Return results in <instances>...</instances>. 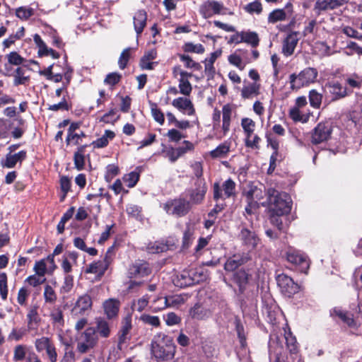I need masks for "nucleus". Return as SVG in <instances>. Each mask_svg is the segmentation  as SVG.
Listing matches in <instances>:
<instances>
[{"label": "nucleus", "mask_w": 362, "mask_h": 362, "mask_svg": "<svg viewBox=\"0 0 362 362\" xmlns=\"http://www.w3.org/2000/svg\"><path fill=\"white\" fill-rule=\"evenodd\" d=\"M151 352L158 361L173 359L175 354L173 338L163 332L156 334L151 342Z\"/></svg>", "instance_id": "obj_1"}, {"label": "nucleus", "mask_w": 362, "mask_h": 362, "mask_svg": "<svg viewBox=\"0 0 362 362\" xmlns=\"http://www.w3.org/2000/svg\"><path fill=\"white\" fill-rule=\"evenodd\" d=\"M268 195L269 209L272 214L283 216L291 211L292 202L288 194L269 189Z\"/></svg>", "instance_id": "obj_2"}, {"label": "nucleus", "mask_w": 362, "mask_h": 362, "mask_svg": "<svg viewBox=\"0 0 362 362\" xmlns=\"http://www.w3.org/2000/svg\"><path fill=\"white\" fill-rule=\"evenodd\" d=\"M318 76L316 69L307 67L298 74H292L289 76V83L292 90H298L304 86L315 83Z\"/></svg>", "instance_id": "obj_3"}, {"label": "nucleus", "mask_w": 362, "mask_h": 362, "mask_svg": "<svg viewBox=\"0 0 362 362\" xmlns=\"http://www.w3.org/2000/svg\"><path fill=\"white\" fill-rule=\"evenodd\" d=\"M163 208L168 215L180 218L185 216L189 212L192 206L190 202L180 196L177 198L167 201L163 204Z\"/></svg>", "instance_id": "obj_4"}, {"label": "nucleus", "mask_w": 362, "mask_h": 362, "mask_svg": "<svg viewBox=\"0 0 362 362\" xmlns=\"http://www.w3.org/2000/svg\"><path fill=\"white\" fill-rule=\"evenodd\" d=\"M98 337L95 334L93 327L87 328L83 332L77 341L76 349L81 354H85L93 349L98 344Z\"/></svg>", "instance_id": "obj_5"}, {"label": "nucleus", "mask_w": 362, "mask_h": 362, "mask_svg": "<svg viewBox=\"0 0 362 362\" xmlns=\"http://www.w3.org/2000/svg\"><path fill=\"white\" fill-rule=\"evenodd\" d=\"M286 259L288 262L297 267L300 272L307 274L310 267V262L304 253L291 248L286 252Z\"/></svg>", "instance_id": "obj_6"}, {"label": "nucleus", "mask_w": 362, "mask_h": 362, "mask_svg": "<svg viewBox=\"0 0 362 362\" xmlns=\"http://www.w3.org/2000/svg\"><path fill=\"white\" fill-rule=\"evenodd\" d=\"M227 8L223 4L215 0H207L199 7V13L205 19L212 17L214 15L226 14Z\"/></svg>", "instance_id": "obj_7"}, {"label": "nucleus", "mask_w": 362, "mask_h": 362, "mask_svg": "<svg viewBox=\"0 0 362 362\" xmlns=\"http://www.w3.org/2000/svg\"><path fill=\"white\" fill-rule=\"evenodd\" d=\"M276 281L281 293L287 297H291L299 291L298 284L295 283L291 277L286 274L278 275Z\"/></svg>", "instance_id": "obj_8"}, {"label": "nucleus", "mask_w": 362, "mask_h": 362, "mask_svg": "<svg viewBox=\"0 0 362 362\" xmlns=\"http://www.w3.org/2000/svg\"><path fill=\"white\" fill-rule=\"evenodd\" d=\"M284 346L277 336H271L269 341V358L270 362H284Z\"/></svg>", "instance_id": "obj_9"}, {"label": "nucleus", "mask_w": 362, "mask_h": 362, "mask_svg": "<svg viewBox=\"0 0 362 362\" xmlns=\"http://www.w3.org/2000/svg\"><path fill=\"white\" fill-rule=\"evenodd\" d=\"M252 229L247 227L246 223H243L239 233V238L242 243L249 250H252L257 245L259 239L252 230V223L250 222Z\"/></svg>", "instance_id": "obj_10"}, {"label": "nucleus", "mask_w": 362, "mask_h": 362, "mask_svg": "<svg viewBox=\"0 0 362 362\" xmlns=\"http://www.w3.org/2000/svg\"><path fill=\"white\" fill-rule=\"evenodd\" d=\"M332 129L329 122H320L313 129L312 134V143L318 144L326 141L331 136Z\"/></svg>", "instance_id": "obj_11"}, {"label": "nucleus", "mask_w": 362, "mask_h": 362, "mask_svg": "<svg viewBox=\"0 0 362 362\" xmlns=\"http://www.w3.org/2000/svg\"><path fill=\"white\" fill-rule=\"evenodd\" d=\"M213 310L204 303H197L189 310V317L194 320H206L211 317Z\"/></svg>", "instance_id": "obj_12"}, {"label": "nucleus", "mask_w": 362, "mask_h": 362, "mask_svg": "<svg viewBox=\"0 0 362 362\" xmlns=\"http://www.w3.org/2000/svg\"><path fill=\"white\" fill-rule=\"evenodd\" d=\"M151 272L148 263L141 260H137L129 266L127 272L129 278H141L148 276Z\"/></svg>", "instance_id": "obj_13"}, {"label": "nucleus", "mask_w": 362, "mask_h": 362, "mask_svg": "<svg viewBox=\"0 0 362 362\" xmlns=\"http://www.w3.org/2000/svg\"><path fill=\"white\" fill-rule=\"evenodd\" d=\"M299 32L290 31L282 42V54L286 57L291 56L299 41Z\"/></svg>", "instance_id": "obj_14"}, {"label": "nucleus", "mask_w": 362, "mask_h": 362, "mask_svg": "<svg viewBox=\"0 0 362 362\" xmlns=\"http://www.w3.org/2000/svg\"><path fill=\"white\" fill-rule=\"evenodd\" d=\"M92 299L88 294L81 296L76 300L71 310V314L74 316H79L86 314L92 308Z\"/></svg>", "instance_id": "obj_15"}, {"label": "nucleus", "mask_w": 362, "mask_h": 362, "mask_svg": "<svg viewBox=\"0 0 362 362\" xmlns=\"http://www.w3.org/2000/svg\"><path fill=\"white\" fill-rule=\"evenodd\" d=\"M196 188L189 190V196L191 206L192 204H201L205 197L207 187L205 182L202 180H199L196 182Z\"/></svg>", "instance_id": "obj_16"}, {"label": "nucleus", "mask_w": 362, "mask_h": 362, "mask_svg": "<svg viewBox=\"0 0 362 362\" xmlns=\"http://www.w3.org/2000/svg\"><path fill=\"white\" fill-rule=\"evenodd\" d=\"M183 144L184 146L176 148H169L165 151L166 157L171 163L175 162L182 155L194 149V145L189 141H184Z\"/></svg>", "instance_id": "obj_17"}, {"label": "nucleus", "mask_w": 362, "mask_h": 362, "mask_svg": "<svg viewBox=\"0 0 362 362\" xmlns=\"http://www.w3.org/2000/svg\"><path fill=\"white\" fill-rule=\"evenodd\" d=\"M293 13V5L288 3L284 8L275 9L272 11L268 16V22L269 23H276L278 21H285L287 18H290Z\"/></svg>", "instance_id": "obj_18"}, {"label": "nucleus", "mask_w": 362, "mask_h": 362, "mask_svg": "<svg viewBox=\"0 0 362 362\" xmlns=\"http://www.w3.org/2000/svg\"><path fill=\"white\" fill-rule=\"evenodd\" d=\"M132 328V317H131V316H126L122 320V326L118 332V344H117L118 349L122 350L123 345L127 342V339H129L128 335H129Z\"/></svg>", "instance_id": "obj_19"}, {"label": "nucleus", "mask_w": 362, "mask_h": 362, "mask_svg": "<svg viewBox=\"0 0 362 362\" xmlns=\"http://www.w3.org/2000/svg\"><path fill=\"white\" fill-rule=\"evenodd\" d=\"M104 313L108 320H113L118 316L120 302L116 298H109L103 303Z\"/></svg>", "instance_id": "obj_20"}, {"label": "nucleus", "mask_w": 362, "mask_h": 362, "mask_svg": "<svg viewBox=\"0 0 362 362\" xmlns=\"http://www.w3.org/2000/svg\"><path fill=\"white\" fill-rule=\"evenodd\" d=\"M330 94L332 95L333 100H338L347 96L350 91L348 88L343 86L338 81L329 82L327 84Z\"/></svg>", "instance_id": "obj_21"}, {"label": "nucleus", "mask_w": 362, "mask_h": 362, "mask_svg": "<svg viewBox=\"0 0 362 362\" xmlns=\"http://www.w3.org/2000/svg\"><path fill=\"white\" fill-rule=\"evenodd\" d=\"M186 294H175L165 296V300L160 305L161 308H177L183 305L187 300Z\"/></svg>", "instance_id": "obj_22"}, {"label": "nucleus", "mask_w": 362, "mask_h": 362, "mask_svg": "<svg viewBox=\"0 0 362 362\" xmlns=\"http://www.w3.org/2000/svg\"><path fill=\"white\" fill-rule=\"evenodd\" d=\"M250 259L248 254L234 255L229 257L224 264L226 271L233 272Z\"/></svg>", "instance_id": "obj_23"}, {"label": "nucleus", "mask_w": 362, "mask_h": 362, "mask_svg": "<svg viewBox=\"0 0 362 362\" xmlns=\"http://www.w3.org/2000/svg\"><path fill=\"white\" fill-rule=\"evenodd\" d=\"M172 105L180 111L188 115H193L195 112L192 101L186 98L179 97L174 99Z\"/></svg>", "instance_id": "obj_24"}, {"label": "nucleus", "mask_w": 362, "mask_h": 362, "mask_svg": "<svg viewBox=\"0 0 362 362\" xmlns=\"http://www.w3.org/2000/svg\"><path fill=\"white\" fill-rule=\"evenodd\" d=\"M342 6L339 0H317L314 10L318 14L322 11L334 10Z\"/></svg>", "instance_id": "obj_25"}, {"label": "nucleus", "mask_w": 362, "mask_h": 362, "mask_svg": "<svg viewBox=\"0 0 362 362\" xmlns=\"http://www.w3.org/2000/svg\"><path fill=\"white\" fill-rule=\"evenodd\" d=\"M95 334L102 338H108L111 334V329L109 322L103 317L95 319V327H93Z\"/></svg>", "instance_id": "obj_26"}, {"label": "nucleus", "mask_w": 362, "mask_h": 362, "mask_svg": "<svg viewBox=\"0 0 362 362\" xmlns=\"http://www.w3.org/2000/svg\"><path fill=\"white\" fill-rule=\"evenodd\" d=\"M26 158V151H21L17 153H8L6 158L2 160V165L8 168H12L19 162L21 163Z\"/></svg>", "instance_id": "obj_27"}, {"label": "nucleus", "mask_w": 362, "mask_h": 362, "mask_svg": "<svg viewBox=\"0 0 362 362\" xmlns=\"http://www.w3.org/2000/svg\"><path fill=\"white\" fill-rule=\"evenodd\" d=\"M284 339L286 341L287 349L291 355H295V359L297 360V362H303L301 358L297 354L298 351V344L296 341V337L292 334L290 330L288 332L284 330Z\"/></svg>", "instance_id": "obj_28"}, {"label": "nucleus", "mask_w": 362, "mask_h": 362, "mask_svg": "<svg viewBox=\"0 0 362 362\" xmlns=\"http://www.w3.org/2000/svg\"><path fill=\"white\" fill-rule=\"evenodd\" d=\"M147 13L144 10H139L134 16V27L137 37L143 32L146 25Z\"/></svg>", "instance_id": "obj_29"}, {"label": "nucleus", "mask_w": 362, "mask_h": 362, "mask_svg": "<svg viewBox=\"0 0 362 362\" xmlns=\"http://www.w3.org/2000/svg\"><path fill=\"white\" fill-rule=\"evenodd\" d=\"M107 269V263L98 260L88 265L85 269V273L93 274L97 276L101 277L104 275Z\"/></svg>", "instance_id": "obj_30"}, {"label": "nucleus", "mask_w": 362, "mask_h": 362, "mask_svg": "<svg viewBox=\"0 0 362 362\" xmlns=\"http://www.w3.org/2000/svg\"><path fill=\"white\" fill-rule=\"evenodd\" d=\"M115 136L114 132L111 130H105L104 134L99 139L93 141L91 145L95 148H104L107 146L109 141L112 140Z\"/></svg>", "instance_id": "obj_31"}, {"label": "nucleus", "mask_w": 362, "mask_h": 362, "mask_svg": "<svg viewBox=\"0 0 362 362\" xmlns=\"http://www.w3.org/2000/svg\"><path fill=\"white\" fill-rule=\"evenodd\" d=\"M195 225L193 223H186L185 229L183 233L182 245L184 247H188L194 238Z\"/></svg>", "instance_id": "obj_32"}, {"label": "nucleus", "mask_w": 362, "mask_h": 362, "mask_svg": "<svg viewBox=\"0 0 362 362\" xmlns=\"http://www.w3.org/2000/svg\"><path fill=\"white\" fill-rule=\"evenodd\" d=\"M232 111H233L232 106L230 104H226V105H223V107L222 108V113H223L222 129H223L224 135H226L230 129Z\"/></svg>", "instance_id": "obj_33"}, {"label": "nucleus", "mask_w": 362, "mask_h": 362, "mask_svg": "<svg viewBox=\"0 0 362 362\" xmlns=\"http://www.w3.org/2000/svg\"><path fill=\"white\" fill-rule=\"evenodd\" d=\"M87 145H83L78 148L77 151L74 153V161L75 168L78 170H81L84 168L85 165V149Z\"/></svg>", "instance_id": "obj_34"}, {"label": "nucleus", "mask_w": 362, "mask_h": 362, "mask_svg": "<svg viewBox=\"0 0 362 362\" xmlns=\"http://www.w3.org/2000/svg\"><path fill=\"white\" fill-rule=\"evenodd\" d=\"M26 70L22 67H18L13 74V85H25L30 80L29 76H25Z\"/></svg>", "instance_id": "obj_35"}, {"label": "nucleus", "mask_w": 362, "mask_h": 362, "mask_svg": "<svg viewBox=\"0 0 362 362\" xmlns=\"http://www.w3.org/2000/svg\"><path fill=\"white\" fill-rule=\"evenodd\" d=\"M259 85L252 83L245 86L241 90V95L245 99L251 98L253 95L259 94Z\"/></svg>", "instance_id": "obj_36"}, {"label": "nucleus", "mask_w": 362, "mask_h": 362, "mask_svg": "<svg viewBox=\"0 0 362 362\" xmlns=\"http://www.w3.org/2000/svg\"><path fill=\"white\" fill-rule=\"evenodd\" d=\"M289 116L295 122L305 123L308 121L310 115L302 113L298 107H293L289 110Z\"/></svg>", "instance_id": "obj_37"}, {"label": "nucleus", "mask_w": 362, "mask_h": 362, "mask_svg": "<svg viewBox=\"0 0 362 362\" xmlns=\"http://www.w3.org/2000/svg\"><path fill=\"white\" fill-rule=\"evenodd\" d=\"M332 316L338 317L342 322L348 325L349 326L352 325L354 320L351 317V315L344 311L341 308H335L331 311Z\"/></svg>", "instance_id": "obj_38"}, {"label": "nucleus", "mask_w": 362, "mask_h": 362, "mask_svg": "<svg viewBox=\"0 0 362 362\" xmlns=\"http://www.w3.org/2000/svg\"><path fill=\"white\" fill-rule=\"evenodd\" d=\"M243 42L250 45L252 47L258 46L259 38L255 32L252 31H243Z\"/></svg>", "instance_id": "obj_39"}, {"label": "nucleus", "mask_w": 362, "mask_h": 362, "mask_svg": "<svg viewBox=\"0 0 362 362\" xmlns=\"http://www.w3.org/2000/svg\"><path fill=\"white\" fill-rule=\"evenodd\" d=\"M234 324L240 343L243 347H245L246 346V334L245 332L244 326L242 324L240 318L237 317L235 318Z\"/></svg>", "instance_id": "obj_40"}, {"label": "nucleus", "mask_w": 362, "mask_h": 362, "mask_svg": "<svg viewBox=\"0 0 362 362\" xmlns=\"http://www.w3.org/2000/svg\"><path fill=\"white\" fill-rule=\"evenodd\" d=\"M241 126L245 134L246 138L252 137L255 131V122L250 118H243L241 120Z\"/></svg>", "instance_id": "obj_41"}, {"label": "nucleus", "mask_w": 362, "mask_h": 362, "mask_svg": "<svg viewBox=\"0 0 362 362\" xmlns=\"http://www.w3.org/2000/svg\"><path fill=\"white\" fill-rule=\"evenodd\" d=\"M27 319L28 327L29 329H32L33 328L34 325H37L40 320L37 306H33L29 308L28 313L27 314Z\"/></svg>", "instance_id": "obj_42"}, {"label": "nucleus", "mask_w": 362, "mask_h": 362, "mask_svg": "<svg viewBox=\"0 0 362 362\" xmlns=\"http://www.w3.org/2000/svg\"><path fill=\"white\" fill-rule=\"evenodd\" d=\"M150 108L152 117L154 120L157 122L160 125H163L165 122L164 114L161 112V110L158 107L156 103L153 102H149Z\"/></svg>", "instance_id": "obj_43"}, {"label": "nucleus", "mask_w": 362, "mask_h": 362, "mask_svg": "<svg viewBox=\"0 0 362 362\" xmlns=\"http://www.w3.org/2000/svg\"><path fill=\"white\" fill-rule=\"evenodd\" d=\"M35 9L30 7L20 6L16 9V16L22 21L28 20L34 15Z\"/></svg>", "instance_id": "obj_44"}, {"label": "nucleus", "mask_w": 362, "mask_h": 362, "mask_svg": "<svg viewBox=\"0 0 362 362\" xmlns=\"http://www.w3.org/2000/svg\"><path fill=\"white\" fill-rule=\"evenodd\" d=\"M230 151V145L227 143H223L218 146L215 149L210 152L212 158H221L228 154Z\"/></svg>", "instance_id": "obj_45"}, {"label": "nucleus", "mask_w": 362, "mask_h": 362, "mask_svg": "<svg viewBox=\"0 0 362 362\" xmlns=\"http://www.w3.org/2000/svg\"><path fill=\"white\" fill-rule=\"evenodd\" d=\"M308 97L310 105L314 108H320L322 103V95L316 90L313 89L310 90Z\"/></svg>", "instance_id": "obj_46"}, {"label": "nucleus", "mask_w": 362, "mask_h": 362, "mask_svg": "<svg viewBox=\"0 0 362 362\" xmlns=\"http://www.w3.org/2000/svg\"><path fill=\"white\" fill-rule=\"evenodd\" d=\"M221 54H222L221 49H218V50L211 53L209 58L206 59V62H205V71H210V72L214 71V63L215 62L216 59L221 55Z\"/></svg>", "instance_id": "obj_47"}, {"label": "nucleus", "mask_w": 362, "mask_h": 362, "mask_svg": "<svg viewBox=\"0 0 362 362\" xmlns=\"http://www.w3.org/2000/svg\"><path fill=\"white\" fill-rule=\"evenodd\" d=\"M140 320L145 325H148L153 327H158L160 325V321L158 316L142 314L140 317Z\"/></svg>", "instance_id": "obj_48"}, {"label": "nucleus", "mask_w": 362, "mask_h": 362, "mask_svg": "<svg viewBox=\"0 0 362 362\" xmlns=\"http://www.w3.org/2000/svg\"><path fill=\"white\" fill-rule=\"evenodd\" d=\"M43 296L47 303L54 304L57 300V294L54 288L49 285L45 286Z\"/></svg>", "instance_id": "obj_49"}, {"label": "nucleus", "mask_w": 362, "mask_h": 362, "mask_svg": "<svg viewBox=\"0 0 362 362\" xmlns=\"http://www.w3.org/2000/svg\"><path fill=\"white\" fill-rule=\"evenodd\" d=\"M244 10L250 14L259 15L262 12V5L259 1H255L245 5Z\"/></svg>", "instance_id": "obj_50"}, {"label": "nucleus", "mask_w": 362, "mask_h": 362, "mask_svg": "<svg viewBox=\"0 0 362 362\" xmlns=\"http://www.w3.org/2000/svg\"><path fill=\"white\" fill-rule=\"evenodd\" d=\"M223 190L226 198H229L235 195V183L230 178L226 180L223 184Z\"/></svg>", "instance_id": "obj_51"}, {"label": "nucleus", "mask_w": 362, "mask_h": 362, "mask_svg": "<svg viewBox=\"0 0 362 362\" xmlns=\"http://www.w3.org/2000/svg\"><path fill=\"white\" fill-rule=\"evenodd\" d=\"M52 344L48 337H42L35 340V346L37 352H42L44 350H47Z\"/></svg>", "instance_id": "obj_52"}, {"label": "nucleus", "mask_w": 362, "mask_h": 362, "mask_svg": "<svg viewBox=\"0 0 362 362\" xmlns=\"http://www.w3.org/2000/svg\"><path fill=\"white\" fill-rule=\"evenodd\" d=\"M346 84L351 88H361L362 86V78L356 74L348 76L345 79Z\"/></svg>", "instance_id": "obj_53"}, {"label": "nucleus", "mask_w": 362, "mask_h": 362, "mask_svg": "<svg viewBox=\"0 0 362 362\" xmlns=\"http://www.w3.org/2000/svg\"><path fill=\"white\" fill-rule=\"evenodd\" d=\"M139 179V174L136 172L132 171L123 177V181L127 184L128 187H134Z\"/></svg>", "instance_id": "obj_54"}, {"label": "nucleus", "mask_w": 362, "mask_h": 362, "mask_svg": "<svg viewBox=\"0 0 362 362\" xmlns=\"http://www.w3.org/2000/svg\"><path fill=\"white\" fill-rule=\"evenodd\" d=\"M183 49L186 52H194L197 54H202L204 52V47L202 44H194L192 42L185 43Z\"/></svg>", "instance_id": "obj_55"}, {"label": "nucleus", "mask_w": 362, "mask_h": 362, "mask_svg": "<svg viewBox=\"0 0 362 362\" xmlns=\"http://www.w3.org/2000/svg\"><path fill=\"white\" fill-rule=\"evenodd\" d=\"M0 295L3 300H6L8 295L7 275L4 272L0 273Z\"/></svg>", "instance_id": "obj_56"}, {"label": "nucleus", "mask_w": 362, "mask_h": 362, "mask_svg": "<svg viewBox=\"0 0 362 362\" xmlns=\"http://www.w3.org/2000/svg\"><path fill=\"white\" fill-rule=\"evenodd\" d=\"M180 59L185 63L187 68L194 69L195 70H199L201 69V65L193 61L189 55L180 54Z\"/></svg>", "instance_id": "obj_57"}, {"label": "nucleus", "mask_w": 362, "mask_h": 362, "mask_svg": "<svg viewBox=\"0 0 362 362\" xmlns=\"http://www.w3.org/2000/svg\"><path fill=\"white\" fill-rule=\"evenodd\" d=\"M164 320L168 326H174L181 322V317L173 312H170L164 315Z\"/></svg>", "instance_id": "obj_58"}, {"label": "nucleus", "mask_w": 362, "mask_h": 362, "mask_svg": "<svg viewBox=\"0 0 362 362\" xmlns=\"http://www.w3.org/2000/svg\"><path fill=\"white\" fill-rule=\"evenodd\" d=\"M26 355L25 346L19 344L16 346L13 351V360L15 361H23Z\"/></svg>", "instance_id": "obj_59"}, {"label": "nucleus", "mask_w": 362, "mask_h": 362, "mask_svg": "<svg viewBox=\"0 0 362 362\" xmlns=\"http://www.w3.org/2000/svg\"><path fill=\"white\" fill-rule=\"evenodd\" d=\"M178 281L180 282L179 286L180 287H186L194 284V279L190 277L189 273L187 272H184L178 276Z\"/></svg>", "instance_id": "obj_60"}, {"label": "nucleus", "mask_w": 362, "mask_h": 362, "mask_svg": "<svg viewBox=\"0 0 362 362\" xmlns=\"http://www.w3.org/2000/svg\"><path fill=\"white\" fill-rule=\"evenodd\" d=\"M149 299L150 296L148 294L143 296L134 303V308L139 312L143 311L148 305Z\"/></svg>", "instance_id": "obj_61"}, {"label": "nucleus", "mask_w": 362, "mask_h": 362, "mask_svg": "<svg viewBox=\"0 0 362 362\" xmlns=\"http://www.w3.org/2000/svg\"><path fill=\"white\" fill-rule=\"evenodd\" d=\"M179 90L181 94L189 95L192 92V86L188 80L179 79Z\"/></svg>", "instance_id": "obj_62"}, {"label": "nucleus", "mask_w": 362, "mask_h": 362, "mask_svg": "<svg viewBox=\"0 0 362 362\" xmlns=\"http://www.w3.org/2000/svg\"><path fill=\"white\" fill-rule=\"evenodd\" d=\"M130 52H131V48L128 47V48L124 49L122 51V52L121 53L119 61H118V64L121 69H124L126 67V66L128 63L129 59L130 57Z\"/></svg>", "instance_id": "obj_63"}, {"label": "nucleus", "mask_w": 362, "mask_h": 362, "mask_svg": "<svg viewBox=\"0 0 362 362\" xmlns=\"http://www.w3.org/2000/svg\"><path fill=\"white\" fill-rule=\"evenodd\" d=\"M119 168L117 165L114 164L108 165L106 167V173L105 175L106 181L110 182L112 178L119 173Z\"/></svg>", "instance_id": "obj_64"}]
</instances>
